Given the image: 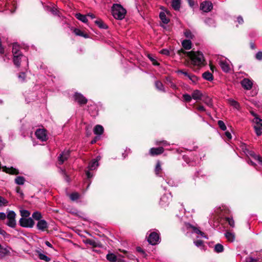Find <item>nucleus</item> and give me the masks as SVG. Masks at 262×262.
<instances>
[{
    "label": "nucleus",
    "instance_id": "a878e982",
    "mask_svg": "<svg viewBox=\"0 0 262 262\" xmlns=\"http://www.w3.org/2000/svg\"><path fill=\"white\" fill-rule=\"evenodd\" d=\"M162 170L161 164L160 161H158L155 169L156 174L158 176H161Z\"/></svg>",
    "mask_w": 262,
    "mask_h": 262
},
{
    "label": "nucleus",
    "instance_id": "7c9ffc66",
    "mask_svg": "<svg viewBox=\"0 0 262 262\" xmlns=\"http://www.w3.org/2000/svg\"><path fill=\"white\" fill-rule=\"evenodd\" d=\"M202 76H203V78H204L205 79H206L207 80L212 81L213 80L212 74L208 71L205 72V73H204L203 74Z\"/></svg>",
    "mask_w": 262,
    "mask_h": 262
},
{
    "label": "nucleus",
    "instance_id": "f704fd0d",
    "mask_svg": "<svg viewBox=\"0 0 262 262\" xmlns=\"http://www.w3.org/2000/svg\"><path fill=\"white\" fill-rule=\"evenodd\" d=\"M184 35L187 38H188V39L189 40L193 39L194 36L191 31L188 29L184 31Z\"/></svg>",
    "mask_w": 262,
    "mask_h": 262
},
{
    "label": "nucleus",
    "instance_id": "dca6fc26",
    "mask_svg": "<svg viewBox=\"0 0 262 262\" xmlns=\"http://www.w3.org/2000/svg\"><path fill=\"white\" fill-rule=\"evenodd\" d=\"M186 227L188 229H191L193 231V232L196 234H200L202 237H204L205 238H207V237L205 235L204 233L200 231L196 227L191 225L189 223L186 224Z\"/></svg>",
    "mask_w": 262,
    "mask_h": 262
},
{
    "label": "nucleus",
    "instance_id": "680f3d73",
    "mask_svg": "<svg viewBox=\"0 0 262 262\" xmlns=\"http://www.w3.org/2000/svg\"><path fill=\"white\" fill-rule=\"evenodd\" d=\"M255 58L256 59L258 60H262V52L259 51L255 55Z\"/></svg>",
    "mask_w": 262,
    "mask_h": 262
},
{
    "label": "nucleus",
    "instance_id": "a211bd4d",
    "mask_svg": "<svg viewBox=\"0 0 262 262\" xmlns=\"http://www.w3.org/2000/svg\"><path fill=\"white\" fill-rule=\"evenodd\" d=\"M241 84L245 89L250 90L251 89L253 83L250 80L245 78L241 81Z\"/></svg>",
    "mask_w": 262,
    "mask_h": 262
},
{
    "label": "nucleus",
    "instance_id": "338daca9",
    "mask_svg": "<svg viewBox=\"0 0 262 262\" xmlns=\"http://www.w3.org/2000/svg\"><path fill=\"white\" fill-rule=\"evenodd\" d=\"M177 72H178V73L183 74V75H184L187 77H188V76L190 75V74H189L188 72H187L186 71H184L183 70H179V71H178Z\"/></svg>",
    "mask_w": 262,
    "mask_h": 262
},
{
    "label": "nucleus",
    "instance_id": "412c9836",
    "mask_svg": "<svg viewBox=\"0 0 262 262\" xmlns=\"http://www.w3.org/2000/svg\"><path fill=\"white\" fill-rule=\"evenodd\" d=\"M104 129L102 125H97L94 128V133L95 135L100 136L103 133Z\"/></svg>",
    "mask_w": 262,
    "mask_h": 262
},
{
    "label": "nucleus",
    "instance_id": "a18cd8bd",
    "mask_svg": "<svg viewBox=\"0 0 262 262\" xmlns=\"http://www.w3.org/2000/svg\"><path fill=\"white\" fill-rule=\"evenodd\" d=\"M60 172L63 175L65 181L67 182H69L70 181V179L69 176L67 174L66 170L62 169H60Z\"/></svg>",
    "mask_w": 262,
    "mask_h": 262
},
{
    "label": "nucleus",
    "instance_id": "13d9d810",
    "mask_svg": "<svg viewBox=\"0 0 262 262\" xmlns=\"http://www.w3.org/2000/svg\"><path fill=\"white\" fill-rule=\"evenodd\" d=\"M188 78L189 79H190L193 83H195L198 80L197 77L195 76V75H192V74H190L188 76Z\"/></svg>",
    "mask_w": 262,
    "mask_h": 262
},
{
    "label": "nucleus",
    "instance_id": "8fccbe9b",
    "mask_svg": "<svg viewBox=\"0 0 262 262\" xmlns=\"http://www.w3.org/2000/svg\"><path fill=\"white\" fill-rule=\"evenodd\" d=\"M20 214L23 217L27 218L30 215V213L27 210H20Z\"/></svg>",
    "mask_w": 262,
    "mask_h": 262
},
{
    "label": "nucleus",
    "instance_id": "ea45409f",
    "mask_svg": "<svg viewBox=\"0 0 262 262\" xmlns=\"http://www.w3.org/2000/svg\"><path fill=\"white\" fill-rule=\"evenodd\" d=\"M252 121L255 124L254 126H261L262 125V119L259 118H253Z\"/></svg>",
    "mask_w": 262,
    "mask_h": 262
},
{
    "label": "nucleus",
    "instance_id": "c9c22d12",
    "mask_svg": "<svg viewBox=\"0 0 262 262\" xmlns=\"http://www.w3.org/2000/svg\"><path fill=\"white\" fill-rule=\"evenodd\" d=\"M106 258L111 262H115L118 260L116 256L113 253H109L106 255Z\"/></svg>",
    "mask_w": 262,
    "mask_h": 262
},
{
    "label": "nucleus",
    "instance_id": "f3484780",
    "mask_svg": "<svg viewBox=\"0 0 262 262\" xmlns=\"http://www.w3.org/2000/svg\"><path fill=\"white\" fill-rule=\"evenodd\" d=\"M163 151L164 148L162 147L151 148L149 150V154L151 156H154L161 154Z\"/></svg>",
    "mask_w": 262,
    "mask_h": 262
},
{
    "label": "nucleus",
    "instance_id": "de8ad7c7",
    "mask_svg": "<svg viewBox=\"0 0 262 262\" xmlns=\"http://www.w3.org/2000/svg\"><path fill=\"white\" fill-rule=\"evenodd\" d=\"M18 78L20 82H23L25 80L26 74L24 72H21L18 75Z\"/></svg>",
    "mask_w": 262,
    "mask_h": 262
},
{
    "label": "nucleus",
    "instance_id": "f8f14e48",
    "mask_svg": "<svg viewBox=\"0 0 262 262\" xmlns=\"http://www.w3.org/2000/svg\"><path fill=\"white\" fill-rule=\"evenodd\" d=\"M11 248L8 246H4L0 244V259L5 258L10 254Z\"/></svg>",
    "mask_w": 262,
    "mask_h": 262
},
{
    "label": "nucleus",
    "instance_id": "864d4df0",
    "mask_svg": "<svg viewBox=\"0 0 262 262\" xmlns=\"http://www.w3.org/2000/svg\"><path fill=\"white\" fill-rule=\"evenodd\" d=\"M217 124H218L220 128L222 130H225L226 129V126L223 121H222V120L218 121Z\"/></svg>",
    "mask_w": 262,
    "mask_h": 262
},
{
    "label": "nucleus",
    "instance_id": "09e8293b",
    "mask_svg": "<svg viewBox=\"0 0 262 262\" xmlns=\"http://www.w3.org/2000/svg\"><path fill=\"white\" fill-rule=\"evenodd\" d=\"M194 244L198 248H200L201 249H203L204 248V245L202 240H197L194 241Z\"/></svg>",
    "mask_w": 262,
    "mask_h": 262
},
{
    "label": "nucleus",
    "instance_id": "ddd939ff",
    "mask_svg": "<svg viewBox=\"0 0 262 262\" xmlns=\"http://www.w3.org/2000/svg\"><path fill=\"white\" fill-rule=\"evenodd\" d=\"M70 156V151L69 150H64L59 156L58 163L59 164H62Z\"/></svg>",
    "mask_w": 262,
    "mask_h": 262
},
{
    "label": "nucleus",
    "instance_id": "473e14b6",
    "mask_svg": "<svg viewBox=\"0 0 262 262\" xmlns=\"http://www.w3.org/2000/svg\"><path fill=\"white\" fill-rule=\"evenodd\" d=\"M155 86L159 91L165 92V90L164 86L162 83L160 81H157L155 82Z\"/></svg>",
    "mask_w": 262,
    "mask_h": 262
},
{
    "label": "nucleus",
    "instance_id": "b1692460",
    "mask_svg": "<svg viewBox=\"0 0 262 262\" xmlns=\"http://www.w3.org/2000/svg\"><path fill=\"white\" fill-rule=\"evenodd\" d=\"M159 17L162 22L164 24H167L169 21V19L166 17V13L164 12H160Z\"/></svg>",
    "mask_w": 262,
    "mask_h": 262
},
{
    "label": "nucleus",
    "instance_id": "5701e85b",
    "mask_svg": "<svg viewBox=\"0 0 262 262\" xmlns=\"http://www.w3.org/2000/svg\"><path fill=\"white\" fill-rule=\"evenodd\" d=\"M225 236L229 242H233L235 239V234L233 232L227 231L225 233Z\"/></svg>",
    "mask_w": 262,
    "mask_h": 262
},
{
    "label": "nucleus",
    "instance_id": "4be33fe9",
    "mask_svg": "<svg viewBox=\"0 0 262 262\" xmlns=\"http://www.w3.org/2000/svg\"><path fill=\"white\" fill-rule=\"evenodd\" d=\"M228 103L234 108L239 110L240 108V105L238 102L235 101V100L229 98L227 100Z\"/></svg>",
    "mask_w": 262,
    "mask_h": 262
},
{
    "label": "nucleus",
    "instance_id": "6e6552de",
    "mask_svg": "<svg viewBox=\"0 0 262 262\" xmlns=\"http://www.w3.org/2000/svg\"><path fill=\"white\" fill-rule=\"evenodd\" d=\"M35 135L36 138L41 141H46L48 139L46 130L43 128L37 129Z\"/></svg>",
    "mask_w": 262,
    "mask_h": 262
},
{
    "label": "nucleus",
    "instance_id": "bb28decb",
    "mask_svg": "<svg viewBox=\"0 0 262 262\" xmlns=\"http://www.w3.org/2000/svg\"><path fill=\"white\" fill-rule=\"evenodd\" d=\"M15 183L19 185H23L24 184L25 182V179L22 176H17L14 180Z\"/></svg>",
    "mask_w": 262,
    "mask_h": 262
},
{
    "label": "nucleus",
    "instance_id": "79ce46f5",
    "mask_svg": "<svg viewBox=\"0 0 262 262\" xmlns=\"http://www.w3.org/2000/svg\"><path fill=\"white\" fill-rule=\"evenodd\" d=\"M7 225L11 228H14L16 226L15 219H8Z\"/></svg>",
    "mask_w": 262,
    "mask_h": 262
},
{
    "label": "nucleus",
    "instance_id": "9d476101",
    "mask_svg": "<svg viewBox=\"0 0 262 262\" xmlns=\"http://www.w3.org/2000/svg\"><path fill=\"white\" fill-rule=\"evenodd\" d=\"M219 64H220L222 70L226 73L228 72L230 68L229 64V61L223 58H221L219 59Z\"/></svg>",
    "mask_w": 262,
    "mask_h": 262
},
{
    "label": "nucleus",
    "instance_id": "20e7f679",
    "mask_svg": "<svg viewBox=\"0 0 262 262\" xmlns=\"http://www.w3.org/2000/svg\"><path fill=\"white\" fill-rule=\"evenodd\" d=\"M100 159L101 157L98 156L96 159L92 160L89 163L88 167V170L85 171V174L88 179L91 178L93 176V173H92L90 171L95 170L99 166L98 162Z\"/></svg>",
    "mask_w": 262,
    "mask_h": 262
},
{
    "label": "nucleus",
    "instance_id": "6ab92c4d",
    "mask_svg": "<svg viewBox=\"0 0 262 262\" xmlns=\"http://www.w3.org/2000/svg\"><path fill=\"white\" fill-rule=\"evenodd\" d=\"M191 97L195 100H201L202 97V93L200 91L195 90L192 92Z\"/></svg>",
    "mask_w": 262,
    "mask_h": 262
},
{
    "label": "nucleus",
    "instance_id": "393cba45",
    "mask_svg": "<svg viewBox=\"0 0 262 262\" xmlns=\"http://www.w3.org/2000/svg\"><path fill=\"white\" fill-rule=\"evenodd\" d=\"M84 243L86 244L92 246L93 247H99V244L97 242L92 239H86Z\"/></svg>",
    "mask_w": 262,
    "mask_h": 262
},
{
    "label": "nucleus",
    "instance_id": "3c124183",
    "mask_svg": "<svg viewBox=\"0 0 262 262\" xmlns=\"http://www.w3.org/2000/svg\"><path fill=\"white\" fill-rule=\"evenodd\" d=\"M71 200L75 201L79 198V194L77 192H73L70 195Z\"/></svg>",
    "mask_w": 262,
    "mask_h": 262
},
{
    "label": "nucleus",
    "instance_id": "423d86ee",
    "mask_svg": "<svg viewBox=\"0 0 262 262\" xmlns=\"http://www.w3.org/2000/svg\"><path fill=\"white\" fill-rule=\"evenodd\" d=\"M172 196L169 192L165 193L160 199L159 204L163 207L167 206L171 200Z\"/></svg>",
    "mask_w": 262,
    "mask_h": 262
},
{
    "label": "nucleus",
    "instance_id": "c03bdc74",
    "mask_svg": "<svg viewBox=\"0 0 262 262\" xmlns=\"http://www.w3.org/2000/svg\"><path fill=\"white\" fill-rule=\"evenodd\" d=\"M7 172L11 174H17L19 173V171L17 169L14 168L13 167H11L8 168L7 170Z\"/></svg>",
    "mask_w": 262,
    "mask_h": 262
},
{
    "label": "nucleus",
    "instance_id": "4d7b16f0",
    "mask_svg": "<svg viewBox=\"0 0 262 262\" xmlns=\"http://www.w3.org/2000/svg\"><path fill=\"white\" fill-rule=\"evenodd\" d=\"M226 221L228 223L229 225L231 227H234V221H233L232 218L226 217Z\"/></svg>",
    "mask_w": 262,
    "mask_h": 262
},
{
    "label": "nucleus",
    "instance_id": "052dcab7",
    "mask_svg": "<svg viewBox=\"0 0 262 262\" xmlns=\"http://www.w3.org/2000/svg\"><path fill=\"white\" fill-rule=\"evenodd\" d=\"M148 57L150 59V60L152 62V64L156 66L159 64L158 62L154 58V57L151 55L148 54Z\"/></svg>",
    "mask_w": 262,
    "mask_h": 262
},
{
    "label": "nucleus",
    "instance_id": "69168bd1",
    "mask_svg": "<svg viewBox=\"0 0 262 262\" xmlns=\"http://www.w3.org/2000/svg\"><path fill=\"white\" fill-rule=\"evenodd\" d=\"M16 192H17L18 194H19L20 195V196L21 197H22V198L23 197V196H24V193H23V192L22 190L20 189V187H17L16 188Z\"/></svg>",
    "mask_w": 262,
    "mask_h": 262
},
{
    "label": "nucleus",
    "instance_id": "4468645a",
    "mask_svg": "<svg viewBox=\"0 0 262 262\" xmlns=\"http://www.w3.org/2000/svg\"><path fill=\"white\" fill-rule=\"evenodd\" d=\"M75 101H77L79 104H84L86 103L87 99L80 93H75L74 95Z\"/></svg>",
    "mask_w": 262,
    "mask_h": 262
},
{
    "label": "nucleus",
    "instance_id": "9b49d317",
    "mask_svg": "<svg viewBox=\"0 0 262 262\" xmlns=\"http://www.w3.org/2000/svg\"><path fill=\"white\" fill-rule=\"evenodd\" d=\"M201 9L205 12H210L213 8V5L210 1H204L201 4Z\"/></svg>",
    "mask_w": 262,
    "mask_h": 262
},
{
    "label": "nucleus",
    "instance_id": "603ef678",
    "mask_svg": "<svg viewBox=\"0 0 262 262\" xmlns=\"http://www.w3.org/2000/svg\"><path fill=\"white\" fill-rule=\"evenodd\" d=\"M215 214H216L220 217H222L224 215L223 210V209H221V207L216 209V210H215Z\"/></svg>",
    "mask_w": 262,
    "mask_h": 262
},
{
    "label": "nucleus",
    "instance_id": "6e6d98bb",
    "mask_svg": "<svg viewBox=\"0 0 262 262\" xmlns=\"http://www.w3.org/2000/svg\"><path fill=\"white\" fill-rule=\"evenodd\" d=\"M95 23L99 26L100 28H105L106 25L103 24V23L101 20H97L95 21Z\"/></svg>",
    "mask_w": 262,
    "mask_h": 262
},
{
    "label": "nucleus",
    "instance_id": "2eb2a0df",
    "mask_svg": "<svg viewBox=\"0 0 262 262\" xmlns=\"http://www.w3.org/2000/svg\"><path fill=\"white\" fill-rule=\"evenodd\" d=\"M36 227L40 231H44L48 228V224L45 220H41L38 221Z\"/></svg>",
    "mask_w": 262,
    "mask_h": 262
},
{
    "label": "nucleus",
    "instance_id": "2f4dec72",
    "mask_svg": "<svg viewBox=\"0 0 262 262\" xmlns=\"http://www.w3.org/2000/svg\"><path fill=\"white\" fill-rule=\"evenodd\" d=\"M180 0H172V7L175 10H179L180 8Z\"/></svg>",
    "mask_w": 262,
    "mask_h": 262
},
{
    "label": "nucleus",
    "instance_id": "e433bc0d",
    "mask_svg": "<svg viewBox=\"0 0 262 262\" xmlns=\"http://www.w3.org/2000/svg\"><path fill=\"white\" fill-rule=\"evenodd\" d=\"M32 216L35 220L37 221L42 220L41 219L42 217L41 214L38 211L34 212L32 214Z\"/></svg>",
    "mask_w": 262,
    "mask_h": 262
},
{
    "label": "nucleus",
    "instance_id": "f03ea898",
    "mask_svg": "<svg viewBox=\"0 0 262 262\" xmlns=\"http://www.w3.org/2000/svg\"><path fill=\"white\" fill-rule=\"evenodd\" d=\"M12 54L13 61L16 67H19L21 61H25L26 64H28V58L20 51V47L16 43L13 44Z\"/></svg>",
    "mask_w": 262,
    "mask_h": 262
},
{
    "label": "nucleus",
    "instance_id": "39448f33",
    "mask_svg": "<svg viewBox=\"0 0 262 262\" xmlns=\"http://www.w3.org/2000/svg\"><path fill=\"white\" fill-rule=\"evenodd\" d=\"M242 149L248 157H252L258 164L262 165V158L259 155H256L253 151L249 149L245 144L242 146Z\"/></svg>",
    "mask_w": 262,
    "mask_h": 262
},
{
    "label": "nucleus",
    "instance_id": "7ed1b4c3",
    "mask_svg": "<svg viewBox=\"0 0 262 262\" xmlns=\"http://www.w3.org/2000/svg\"><path fill=\"white\" fill-rule=\"evenodd\" d=\"M112 13L115 18L122 20L125 17L126 10L120 4H114L112 7Z\"/></svg>",
    "mask_w": 262,
    "mask_h": 262
},
{
    "label": "nucleus",
    "instance_id": "774afa93",
    "mask_svg": "<svg viewBox=\"0 0 262 262\" xmlns=\"http://www.w3.org/2000/svg\"><path fill=\"white\" fill-rule=\"evenodd\" d=\"M160 53L163 55H168L169 54V52L167 49H163L160 51Z\"/></svg>",
    "mask_w": 262,
    "mask_h": 262
},
{
    "label": "nucleus",
    "instance_id": "bf43d9fd",
    "mask_svg": "<svg viewBox=\"0 0 262 262\" xmlns=\"http://www.w3.org/2000/svg\"><path fill=\"white\" fill-rule=\"evenodd\" d=\"M8 203V201L3 197L0 196V206L6 205Z\"/></svg>",
    "mask_w": 262,
    "mask_h": 262
},
{
    "label": "nucleus",
    "instance_id": "f257e3e1",
    "mask_svg": "<svg viewBox=\"0 0 262 262\" xmlns=\"http://www.w3.org/2000/svg\"><path fill=\"white\" fill-rule=\"evenodd\" d=\"M187 59V63L189 65L202 67L205 64V59L203 53L200 51H185L183 49L180 51Z\"/></svg>",
    "mask_w": 262,
    "mask_h": 262
},
{
    "label": "nucleus",
    "instance_id": "1a4fd4ad",
    "mask_svg": "<svg viewBox=\"0 0 262 262\" xmlns=\"http://www.w3.org/2000/svg\"><path fill=\"white\" fill-rule=\"evenodd\" d=\"M159 234L156 232H152L149 235L148 242L152 245L157 244L159 242Z\"/></svg>",
    "mask_w": 262,
    "mask_h": 262
},
{
    "label": "nucleus",
    "instance_id": "c85d7f7f",
    "mask_svg": "<svg viewBox=\"0 0 262 262\" xmlns=\"http://www.w3.org/2000/svg\"><path fill=\"white\" fill-rule=\"evenodd\" d=\"M203 102L206 104L207 106L210 107H212L213 103L211 98L208 96H206L203 98L202 100Z\"/></svg>",
    "mask_w": 262,
    "mask_h": 262
},
{
    "label": "nucleus",
    "instance_id": "49530a36",
    "mask_svg": "<svg viewBox=\"0 0 262 262\" xmlns=\"http://www.w3.org/2000/svg\"><path fill=\"white\" fill-rule=\"evenodd\" d=\"M205 23L206 24L208 25L209 26H214V21L213 19L210 18H207L205 20Z\"/></svg>",
    "mask_w": 262,
    "mask_h": 262
},
{
    "label": "nucleus",
    "instance_id": "72a5a7b5",
    "mask_svg": "<svg viewBox=\"0 0 262 262\" xmlns=\"http://www.w3.org/2000/svg\"><path fill=\"white\" fill-rule=\"evenodd\" d=\"M76 17L81 21L83 23H86L88 21V19L86 18V16L84 15H82L80 13H77L76 14Z\"/></svg>",
    "mask_w": 262,
    "mask_h": 262
},
{
    "label": "nucleus",
    "instance_id": "aec40b11",
    "mask_svg": "<svg viewBox=\"0 0 262 262\" xmlns=\"http://www.w3.org/2000/svg\"><path fill=\"white\" fill-rule=\"evenodd\" d=\"M182 45L185 50H190L192 48V42L189 39H185L182 41Z\"/></svg>",
    "mask_w": 262,
    "mask_h": 262
},
{
    "label": "nucleus",
    "instance_id": "e2e57ef3",
    "mask_svg": "<svg viewBox=\"0 0 262 262\" xmlns=\"http://www.w3.org/2000/svg\"><path fill=\"white\" fill-rule=\"evenodd\" d=\"M157 145H160L162 144L164 146H166L167 145H169V144L166 141H157L156 142Z\"/></svg>",
    "mask_w": 262,
    "mask_h": 262
},
{
    "label": "nucleus",
    "instance_id": "58836bf2",
    "mask_svg": "<svg viewBox=\"0 0 262 262\" xmlns=\"http://www.w3.org/2000/svg\"><path fill=\"white\" fill-rule=\"evenodd\" d=\"M38 257L40 259L44 260L46 262L49 261L51 259L50 257L44 254L43 253H42L40 252H38Z\"/></svg>",
    "mask_w": 262,
    "mask_h": 262
},
{
    "label": "nucleus",
    "instance_id": "5fc2aeb1",
    "mask_svg": "<svg viewBox=\"0 0 262 262\" xmlns=\"http://www.w3.org/2000/svg\"><path fill=\"white\" fill-rule=\"evenodd\" d=\"M183 97L184 98V101L187 102H190L192 99V97L188 94H184L183 95Z\"/></svg>",
    "mask_w": 262,
    "mask_h": 262
},
{
    "label": "nucleus",
    "instance_id": "0e129e2a",
    "mask_svg": "<svg viewBox=\"0 0 262 262\" xmlns=\"http://www.w3.org/2000/svg\"><path fill=\"white\" fill-rule=\"evenodd\" d=\"M246 262H258V260L252 257H248L246 258Z\"/></svg>",
    "mask_w": 262,
    "mask_h": 262
},
{
    "label": "nucleus",
    "instance_id": "c756f323",
    "mask_svg": "<svg viewBox=\"0 0 262 262\" xmlns=\"http://www.w3.org/2000/svg\"><path fill=\"white\" fill-rule=\"evenodd\" d=\"M165 82L167 84L169 85L172 89L176 90L178 87L175 83H174L170 77H167L165 79Z\"/></svg>",
    "mask_w": 262,
    "mask_h": 262
},
{
    "label": "nucleus",
    "instance_id": "a19ab883",
    "mask_svg": "<svg viewBox=\"0 0 262 262\" xmlns=\"http://www.w3.org/2000/svg\"><path fill=\"white\" fill-rule=\"evenodd\" d=\"M254 128L257 136H259L262 134V125L261 126H254Z\"/></svg>",
    "mask_w": 262,
    "mask_h": 262
},
{
    "label": "nucleus",
    "instance_id": "cd10ccee",
    "mask_svg": "<svg viewBox=\"0 0 262 262\" xmlns=\"http://www.w3.org/2000/svg\"><path fill=\"white\" fill-rule=\"evenodd\" d=\"M74 32L76 35L83 37L85 38H88L89 37L88 34L84 33L81 30L79 29H75L74 30Z\"/></svg>",
    "mask_w": 262,
    "mask_h": 262
},
{
    "label": "nucleus",
    "instance_id": "0eeeda50",
    "mask_svg": "<svg viewBox=\"0 0 262 262\" xmlns=\"http://www.w3.org/2000/svg\"><path fill=\"white\" fill-rule=\"evenodd\" d=\"M19 224L21 227L25 228H32L34 225V222L31 217H21L19 220Z\"/></svg>",
    "mask_w": 262,
    "mask_h": 262
},
{
    "label": "nucleus",
    "instance_id": "4c0bfd02",
    "mask_svg": "<svg viewBox=\"0 0 262 262\" xmlns=\"http://www.w3.org/2000/svg\"><path fill=\"white\" fill-rule=\"evenodd\" d=\"M214 250L216 253H221L224 251V247L221 244H217L214 246Z\"/></svg>",
    "mask_w": 262,
    "mask_h": 262
},
{
    "label": "nucleus",
    "instance_id": "37998d69",
    "mask_svg": "<svg viewBox=\"0 0 262 262\" xmlns=\"http://www.w3.org/2000/svg\"><path fill=\"white\" fill-rule=\"evenodd\" d=\"M16 214L13 211L10 210L8 212L6 217L8 219H15Z\"/></svg>",
    "mask_w": 262,
    "mask_h": 262
}]
</instances>
